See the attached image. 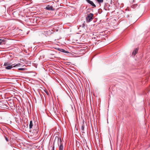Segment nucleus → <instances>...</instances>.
Returning a JSON list of instances; mask_svg holds the SVG:
<instances>
[{
	"mask_svg": "<svg viewBox=\"0 0 150 150\" xmlns=\"http://www.w3.org/2000/svg\"><path fill=\"white\" fill-rule=\"evenodd\" d=\"M46 9L47 10H54V9L53 8L52 6H50L49 5L47 6L46 7Z\"/></svg>",
	"mask_w": 150,
	"mask_h": 150,
	"instance_id": "20e7f679",
	"label": "nucleus"
},
{
	"mask_svg": "<svg viewBox=\"0 0 150 150\" xmlns=\"http://www.w3.org/2000/svg\"><path fill=\"white\" fill-rule=\"evenodd\" d=\"M12 65H9L5 67V68L7 69H10L12 68Z\"/></svg>",
	"mask_w": 150,
	"mask_h": 150,
	"instance_id": "6e6552de",
	"label": "nucleus"
},
{
	"mask_svg": "<svg viewBox=\"0 0 150 150\" xmlns=\"http://www.w3.org/2000/svg\"><path fill=\"white\" fill-rule=\"evenodd\" d=\"M93 14L91 13H90L86 18V20L88 22H90L93 19Z\"/></svg>",
	"mask_w": 150,
	"mask_h": 150,
	"instance_id": "7ed1b4c3",
	"label": "nucleus"
},
{
	"mask_svg": "<svg viewBox=\"0 0 150 150\" xmlns=\"http://www.w3.org/2000/svg\"><path fill=\"white\" fill-rule=\"evenodd\" d=\"M138 49L137 48L135 50H134L132 52V54L134 55H136V54L137 53Z\"/></svg>",
	"mask_w": 150,
	"mask_h": 150,
	"instance_id": "0eeeda50",
	"label": "nucleus"
},
{
	"mask_svg": "<svg viewBox=\"0 0 150 150\" xmlns=\"http://www.w3.org/2000/svg\"><path fill=\"white\" fill-rule=\"evenodd\" d=\"M83 125L81 126V130L82 131H84V125L83 124Z\"/></svg>",
	"mask_w": 150,
	"mask_h": 150,
	"instance_id": "1a4fd4ad",
	"label": "nucleus"
},
{
	"mask_svg": "<svg viewBox=\"0 0 150 150\" xmlns=\"http://www.w3.org/2000/svg\"><path fill=\"white\" fill-rule=\"evenodd\" d=\"M60 51L63 52H65L66 53H68V52L65 50H64L63 49H60Z\"/></svg>",
	"mask_w": 150,
	"mask_h": 150,
	"instance_id": "9d476101",
	"label": "nucleus"
},
{
	"mask_svg": "<svg viewBox=\"0 0 150 150\" xmlns=\"http://www.w3.org/2000/svg\"><path fill=\"white\" fill-rule=\"evenodd\" d=\"M18 69V70H19L20 71H23V70H25V69L21 68H19Z\"/></svg>",
	"mask_w": 150,
	"mask_h": 150,
	"instance_id": "4468645a",
	"label": "nucleus"
},
{
	"mask_svg": "<svg viewBox=\"0 0 150 150\" xmlns=\"http://www.w3.org/2000/svg\"><path fill=\"white\" fill-rule=\"evenodd\" d=\"M87 2L89 4H91L92 6H93L94 7H96L95 5L90 0H86Z\"/></svg>",
	"mask_w": 150,
	"mask_h": 150,
	"instance_id": "423d86ee",
	"label": "nucleus"
},
{
	"mask_svg": "<svg viewBox=\"0 0 150 150\" xmlns=\"http://www.w3.org/2000/svg\"><path fill=\"white\" fill-rule=\"evenodd\" d=\"M6 106V105H2V106L1 107L3 108H5V107Z\"/></svg>",
	"mask_w": 150,
	"mask_h": 150,
	"instance_id": "dca6fc26",
	"label": "nucleus"
},
{
	"mask_svg": "<svg viewBox=\"0 0 150 150\" xmlns=\"http://www.w3.org/2000/svg\"><path fill=\"white\" fill-rule=\"evenodd\" d=\"M134 0H130V2L132 3H134Z\"/></svg>",
	"mask_w": 150,
	"mask_h": 150,
	"instance_id": "f3484780",
	"label": "nucleus"
},
{
	"mask_svg": "<svg viewBox=\"0 0 150 150\" xmlns=\"http://www.w3.org/2000/svg\"><path fill=\"white\" fill-rule=\"evenodd\" d=\"M56 142H57L58 145L59 146V150H63V143L61 139H59L58 137H56L53 143L54 145Z\"/></svg>",
	"mask_w": 150,
	"mask_h": 150,
	"instance_id": "f03ea898",
	"label": "nucleus"
},
{
	"mask_svg": "<svg viewBox=\"0 0 150 150\" xmlns=\"http://www.w3.org/2000/svg\"><path fill=\"white\" fill-rule=\"evenodd\" d=\"M33 128L30 132V135L33 138H35L37 137L38 135L39 127L37 125H35L33 126L32 121H30L29 124L30 129Z\"/></svg>",
	"mask_w": 150,
	"mask_h": 150,
	"instance_id": "f257e3e1",
	"label": "nucleus"
},
{
	"mask_svg": "<svg viewBox=\"0 0 150 150\" xmlns=\"http://www.w3.org/2000/svg\"><path fill=\"white\" fill-rule=\"evenodd\" d=\"M5 139H6V140L7 142H8V138L6 137H5Z\"/></svg>",
	"mask_w": 150,
	"mask_h": 150,
	"instance_id": "2eb2a0df",
	"label": "nucleus"
},
{
	"mask_svg": "<svg viewBox=\"0 0 150 150\" xmlns=\"http://www.w3.org/2000/svg\"><path fill=\"white\" fill-rule=\"evenodd\" d=\"M10 64L8 62L5 63L4 65L5 66H8L10 65Z\"/></svg>",
	"mask_w": 150,
	"mask_h": 150,
	"instance_id": "9b49d317",
	"label": "nucleus"
},
{
	"mask_svg": "<svg viewBox=\"0 0 150 150\" xmlns=\"http://www.w3.org/2000/svg\"><path fill=\"white\" fill-rule=\"evenodd\" d=\"M97 1L99 3H103V0H97Z\"/></svg>",
	"mask_w": 150,
	"mask_h": 150,
	"instance_id": "f8f14e48",
	"label": "nucleus"
},
{
	"mask_svg": "<svg viewBox=\"0 0 150 150\" xmlns=\"http://www.w3.org/2000/svg\"><path fill=\"white\" fill-rule=\"evenodd\" d=\"M21 64L20 63H18V64H16V65H14L13 66V67H15L16 66H20L21 65Z\"/></svg>",
	"mask_w": 150,
	"mask_h": 150,
	"instance_id": "ddd939ff",
	"label": "nucleus"
},
{
	"mask_svg": "<svg viewBox=\"0 0 150 150\" xmlns=\"http://www.w3.org/2000/svg\"><path fill=\"white\" fill-rule=\"evenodd\" d=\"M6 43L5 40L0 39V45H4Z\"/></svg>",
	"mask_w": 150,
	"mask_h": 150,
	"instance_id": "39448f33",
	"label": "nucleus"
},
{
	"mask_svg": "<svg viewBox=\"0 0 150 150\" xmlns=\"http://www.w3.org/2000/svg\"><path fill=\"white\" fill-rule=\"evenodd\" d=\"M54 146L53 147V148H52V150H54Z\"/></svg>",
	"mask_w": 150,
	"mask_h": 150,
	"instance_id": "a211bd4d",
	"label": "nucleus"
}]
</instances>
